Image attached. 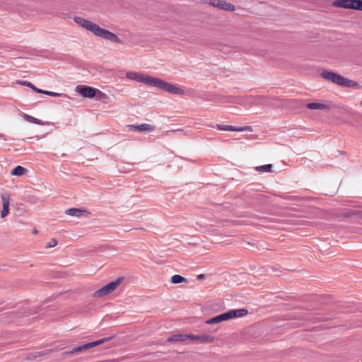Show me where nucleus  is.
I'll return each mask as SVG.
<instances>
[{"label":"nucleus","mask_w":362,"mask_h":362,"mask_svg":"<svg viewBox=\"0 0 362 362\" xmlns=\"http://www.w3.org/2000/svg\"><path fill=\"white\" fill-rule=\"evenodd\" d=\"M74 21L76 24L93 34L98 26L97 24L78 16L74 17Z\"/></svg>","instance_id":"nucleus-9"},{"label":"nucleus","mask_w":362,"mask_h":362,"mask_svg":"<svg viewBox=\"0 0 362 362\" xmlns=\"http://www.w3.org/2000/svg\"><path fill=\"white\" fill-rule=\"evenodd\" d=\"M126 77L131 80H134L137 82L142 83L150 87L152 86L154 77L151 76L144 75L135 71H128L126 74Z\"/></svg>","instance_id":"nucleus-4"},{"label":"nucleus","mask_w":362,"mask_h":362,"mask_svg":"<svg viewBox=\"0 0 362 362\" xmlns=\"http://www.w3.org/2000/svg\"><path fill=\"white\" fill-rule=\"evenodd\" d=\"M111 338L112 337H105V338H103L101 339H99V340H97L95 341L89 342V343L85 344L83 345L78 346L77 347H74L71 351H70L69 354H74L79 352V351L88 350L90 348L100 345V344H103L104 342L109 341Z\"/></svg>","instance_id":"nucleus-5"},{"label":"nucleus","mask_w":362,"mask_h":362,"mask_svg":"<svg viewBox=\"0 0 362 362\" xmlns=\"http://www.w3.org/2000/svg\"><path fill=\"white\" fill-rule=\"evenodd\" d=\"M76 90L80 95L88 98L95 97L96 93L95 88L87 86H78Z\"/></svg>","instance_id":"nucleus-12"},{"label":"nucleus","mask_w":362,"mask_h":362,"mask_svg":"<svg viewBox=\"0 0 362 362\" xmlns=\"http://www.w3.org/2000/svg\"><path fill=\"white\" fill-rule=\"evenodd\" d=\"M27 117L28 118V120L30 122H33V123L37 124H42L39 119H37L35 117H33L32 116H28V115Z\"/></svg>","instance_id":"nucleus-28"},{"label":"nucleus","mask_w":362,"mask_h":362,"mask_svg":"<svg viewBox=\"0 0 362 362\" xmlns=\"http://www.w3.org/2000/svg\"><path fill=\"white\" fill-rule=\"evenodd\" d=\"M1 199L2 202V210L1 211V217L4 218L9 213L10 206V194L8 193H3L1 194Z\"/></svg>","instance_id":"nucleus-13"},{"label":"nucleus","mask_w":362,"mask_h":362,"mask_svg":"<svg viewBox=\"0 0 362 362\" xmlns=\"http://www.w3.org/2000/svg\"><path fill=\"white\" fill-rule=\"evenodd\" d=\"M94 35L112 42H119V38L115 34L111 33L107 30L99 27V25L97 26V28L94 32Z\"/></svg>","instance_id":"nucleus-7"},{"label":"nucleus","mask_w":362,"mask_h":362,"mask_svg":"<svg viewBox=\"0 0 362 362\" xmlns=\"http://www.w3.org/2000/svg\"><path fill=\"white\" fill-rule=\"evenodd\" d=\"M74 21L76 24L93 34L98 26L97 24L78 16L74 17Z\"/></svg>","instance_id":"nucleus-10"},{"label":"nucleus","mask_w":362,"mask_h":362,"mask_svg":"<svg viewBox=\"0 0 362 362\" xmlns=\"http://www.w3.org/2000/svg\"><path fill=\"white\" fill-rule=\"evenodd\" d=\"M0 137H1V138H3L4 140H6V139H5V138H4V135H1V134H0Z\"/></svg>","instance_id":"nucleus-31"},{"label":"nucleus","mask_w":362,"mask_h":362,"mask_svg":"<svg viewBox=\"0 0 362 362\" xmlns=\"http://www.w3.org/2000/svg\"><path fill=\"white\" fill-rule=\"evenodd\" d=\"M185 281L186 279L183 276L178 274L173 275L171 278V282L175 284H180Z\"/></svg>","instance_id":"nucleus-25"},{"label":"nucleus","mask_w":362,"mask_h":362,"mask_svg":"<svg viewBox=\"0 0 362 362\" xmlns=\"http://www.w3.org/2000/svg\"><path fill=\"white\" fill-rule=\"evenodd\" d=\"M37 93L48 95L52 97H59V96H62V95L67 97V95L66 94L59 93L49 91V90H37Z\"/></svg>","instance_id":"nucleus-22"},{"label":"nucleus","mask_w":362,"mask_h":362,"mask_svg":"<svg viewBox=\"0 0 362 362\" xmlns=\"http://www.w3.org/2000/svg\"><path fill=\"white\" fill-rule=\"evenodd\" d=\"M187 339V334H175L168 339V341H184Z\"/></svg>","instance_id":"nucleus-21"},{"label":"nucleus","mask_w":362,"mask_h":362,"mask_svg":"<svg viewBox=\"0 0 362 362\" xmlns=\"http://www.w3.org/2000/svg\"><path fill=\"white\" fill-rule=\"evenodd\" d=\"M228 320H229V318H228V314L226 312V313H222L221 315H218L211 319L208 320L206 321V323L211 325V324L219 323L221 322L226 321Z\"/></svg>","instance_id":"nucleus-17"},{"label":"nucleus","mask_w":362,"mask_h":362,"mask_svg":"<svg viewBox=\"0 0 362 362\" xmlns=\"http://www.w3.org/2000/svg\"><path fill=\"white\" fill-rule=\"evenodd\" d=\"M19 84L24 85L27 87L31 88L33 90L37 93V90H40L39 88H36L32 83L27 81H18Z\"/></svg>","instance_id":"nucleus-26"},{"label":"nucleus","mask_w":362,"mask_h":362,"mask_svg":"<svg viewBox=\"0 0 362 362\" xmlns=\"http://www.w3.org/2000/svg\"><path fill=\"white\" fill-rule=\"evenodd\" d=\"M57 245V240L54 238H52L49 242H48L46 245V248H51Z\"/></svg>","instance_id":"nucleus-27"},{"label":"nucleus","mask_w":362,"mask_h":362,"mask_svg":"<svg viewBox=\"0 0 362 362\" xmlns=\"http://www.w3.org/2000/svg\"><path fill=\"white\" fill-rule=\"evenodd\" d=\"M65 214L71 216H76V217H80L83 214H88V212L85 210H81L79 209L76 208H71L66 210Z\"/></svg>","instance_id":"nucleus-18"},{"label":"nucleus","mask_w":362,"mask_h":362,"mask_svg":"<svg viewBox=\"0 0 362 362\" xmlns=\"http://www.w3.org/2000/svg\"><path fill=\"white\" fill-rule=\"evenodd\" d=\"M198 279H204V274H200L198 276Z\"/></svg>","instance_id":"nucleus-30"},{"label":"nucleus","mask_w":362,"mask_h":362,"mask_svg":"<svg viewBox=\"0 0 362 362\" xmlns=\"http://www.w3.org/2000/svg\"><path fill=\"white\" fill-rule=\"evenodd\" d=\"M151 87L158 88L160 90H165L169 93L175 95H183L185 93L184 90L179 88L178 86L171 83H168L163 79L156 77H154Z\"/></svg>","instance_id":"nucleus-2"},{"label":"nucleus","mask_w":362,"mask_h":362,"mask_svg":"<svg viewBox=\"0 0 362 362\" xmlns=\"http://www.w3.org/2000/svg\"><path fill=\"white\" fill-rule=\"evenodd\" d=\"M252 127L250 126H244L236 127V132H245V131H251Z\"/></svg>","instance_id":"nucleus-29"},{"label":"nucleus","mask_w":362,"mask_h":362,"mask_svg":"<svg viewBox=\"0 0 362 362\" xmlns=\"http://www.w3.org/2000/svg\"><path fill=\"white\" fill-rule=\"evenodd\" d=\"M128 131L139 132H151L155 130V127L149 124H141L139 125L129 124L127 126Z\"/></svg>","instance_id":"nucleus-11"},{"label":"nucleus","mask_w":362,"mask_h":362,"mask_svg":"<svg viewBox=\"0 0 362 362\" xmlns=\"http://www.w3.org/2000/svg\"><path fill=\"white\" fill-rule=\"evenodd\" d=\"M361 105H362V100H361Z\"/></svg>","instance_id":"nucleus-32"},{"label":"nucleus","mask_w":362,"mask_h":362,"mask_svg":"<svg viewBox=\"0 0 362 362\" xmlns=\"http://www.w3.org/2000/svg\"><path fill=\"white\" fill-rule=\"evenodd\" d=\"M216 128L222 131L236 132V127L232 125L217 124Z\"/></svg>","instance_id":"nucleus-23"},{"label":"nucleus","mask_w":362,"mask_h":362,"mask_svg":"<svg viewBox=\"0 0 362 362\" xmlns=\"http://www.w3.org/2000/svg\"><path fill=\"white\" fill-rule=\"evenodd\" d=\"M74 21L76 24L93 34L98 26L97 24L78 16L74 17Z\"/></svg>","instance_id":"nucleus-8"},{"label":"nucleus","mask_w":362,"mask_h":362,"mask_svg":"<svg viewBox=\"0 0 362 362\" xmlns=\"http://www.w3.org/2000/svg\"><path fill=\"white\" fill-rule=\"evenodd\" d=\"M210 4L224 11H235V6L232 4L223 0H210Z\"/></svg>","instance_id":"nucleus-14"},{"label":"nucleus","mask_w":362,"mask_h":362,"mask_svg":"<svg viewBox=\"0 0 362 362\" xmlns=\"http://www.w3.org/2000/svg\"><path fill=\"white\" fill-rule=\"evenodd\" d=\"M273 166L272 164H267L256 167V170L259 172H271Z\"/></svg>","instance_id":"nucleus-24"},{"label":"nucleus","mask_w":362,"mask_h":362,"mask_svg":"<svg viewBox=\"0 0 362 362\" xmlns=\"http://www.w3.org/2000/svg\"><path fill=\"white\" fill-rule=\"evenodd\" d=\"M320 76L323 78L342 87H355L357 86L356 82L330 71H323Z\"/></svg>","instance_id":"nucleus-1"},{"label":"nucleus","mask_w":362,"mask_h":362,"mask_svg":"<svg viewBox=\"0 0 362 362\" xmlns=\"http://www.w3.org/2000/svg\"><path fill=\"white\" fill-rule=\"evenodd\" d=\"M25 172H26L25 168H24L23 167H22L21 165H18L12 170L11 175H14V176L19 177V176L24 175Z\"/></svg>","instance_id":"nucleus-20"},{"label":"nucleus","mask_w":362,"mask_h":362,"mask_svg":"<svg viewBox=\"0 0 362 362\" xmlns=\"http://www.w3.org/2000/svg\"><path fill=\"white\" fill-rule=\"evenodd\" d=\"M187 339L197 340L200 344L211 343L214 341V337L209 334H187Z\"/></svg>","instance_id":"nucleus-15"},{"label":"nucleus","mask_w":362,"mask_h":362,"mask_svg":"<svg viewBox=\"0 0 362 362\" xmlns=\"http://www.w3.org/2000/svg\"><path fill=\"white\" fill-rule=\"evenodd\" d=\"M332 4L336 7L362 11V0H335Z\"/></svg>","instance_id":"nucleus-3"},{"label":"nucleus","mask_w":362,"mask_h":362,"mask_svg":"<svg viewBox=\"0 0 362 362\" xmlns=\"http://www.w3.org/2000/svg\"><path fill=\"white\" fill-rule=\"evenodd\" d=\"M306 107L310 110H323V109H329V106L327 105L320 103H310L306 105Z\"/></svg>","instance_id":"nucleus-19"},{"label":"nucleus","mask_w":362,"mask_h":362,"mask_svg":"<svg viewBox=\"0 0 362 362\" xmlns=\"http://www.w3.org/2000/svg\"><path fill=\"white\" fill-rule=\"evenodd\" d=\"M248 310L245 308L230 310L227 312L229 320L235 317H240L246 315Z\"/></svg>","instance_id":"nucleus-16"},{"label":"nucleus","mask_w":362,"mask_h":362,"mask_svg":"<svg viewBox=\"0 0 362 362\" xmlns=\"http://www.w3.org/2000/svg\"><path fill=\"white\" fill-rule=\"evenodd\" d=\"M120 280L118 279L115 281H111L107 285L104 286L101 288L97 290L94 293L95 297H102L104 296L110 292L113 291L119 284Z\"/></svg>","instance_id":"nucleus-6"}]
</instances>
